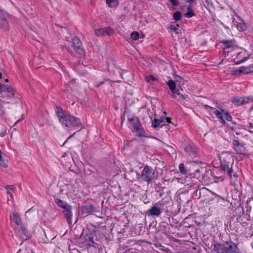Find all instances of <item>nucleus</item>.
I'll list each match as a JSON object with an SVG mask.
<instances>
[{
	"mask_svg": "<svg viewBox=\"0 0 253 253\" xmlns=\"http://www.w3.org/2000/svg\"><path fill=\"white\" fill-rule=\"evenodd\" d=\"M137 178L142 182H146L149 184L158 178V175L155 173V170L150 166L146 165L144 167L141 174H137Z\"/></svg>",
	"mask_w": 253,
	"mask_h": 253,
	"instance_id": "f257e3e1",
	"label": "nucleus"
},
{
	"mask_svg": "<svg viewBox=\"0 0 253 253\" xmlns=\"http://www.w3.org/2000/svg\"><path fill=\"white\" fill-rule=\"evenodd\" d=\"M213 250L217 253H238L239 249L236 244L232 242L222 244L216 243Z\"/></svg>",
	"mask_w": 253,
	"mask_h": 253,
	"instance_id": "f03ea898",
	"label": "nucleus"
},
{
	"mask_svg": "<svg viewBox=\"0 0 253 253\" xmlns=\"http://www.w3.org/2000/svg\"><path fill=\"white\" fill-rule=\"evenodd\" d=\"M206 172L207 169L205 168L201 167L197 169L194 172L190 173V177L195 178V179L191 182L187 181V185L189 187L197 185V187H198V180L200 181L201 179L204 178V175Z\"/></svg>",
	"mask_w": 253,
	"mask_h": 253,
	"instance_id": "7ed1b4c3",
	"label": "nucleus"
},
{
	"mask_svg": "<svg viewBox=\"0 0 253 253\" xmlns=\"http://www.w3.org/2000/svg\"><path fill=\"white\" fill-rule=\"evenodd\" d=\"M70 44V46H68V50L72 54H75V53L80 54H83L84 49L82 47V44L78 37H74L73 39V42Z\"/></svg>",
	"mask_w": 253,
	"mask_h": 253,
	"instance_id": "20e7f679",
	"label": "nucleus"
},
{
	"mask_svg": "<svg viewBox=\"0 0 253 253\" xmlns=\"http://www.w3.org/2000/svg\"><path fill=\"white\" fill-rule=\"evenodd\" d=\"M61 123L67 127L82 126V124L79 118L69 115H66Z\"/></svg>",
	"mask_w": 253,
	"mask_h": 253,
	"instance_id": "39448f33",
	"label": "nucleus"
},
{
	"mask_svg": "<svg viewBox=\"0 0 253 253\" xmlns=\"http://www.w3.org/2000/svg\"><path fill=\"white\" fill-rule=\"evenodd\" d=\"M128 121L132 125L134 129L138 133V136H141L143 135L144 130L140 123L139 120L137 117L128 118Z\"/></svg>",
	"mask_w": 253,
	"mask_h": 253,
	"instance_id": "423d86ee",
	"label": "nucleus"
},
{
	"mask_svg": "<svg viewBox=\"0 0 253 253\" xmlns=\"http://www.w3.org/2000/svg\"><path fill=\"white\" fill-rule=\"evenodd\" d=\"M220 168V169L224 171V173L226 172L227 174L231 179L237 178V174L236 173L234 172L232 169L230 168L227 164H221Z\"/></svg>",
	"mask_w": 253,
	"mask_h": 253,
	"instance_id": "0eeeda50",
	"label": "nucleus"
},
{
	"mask_svg": "<svg viewBox=\"0 0 253 253\" xmlns=\"http://www.w3.org/2000/svg\"><path fill=\"white\" fill-rule=\"evenodd\" d=\"M250 100H253V98L251 97H239L237 96L231 98V102L236 105H241L247 103Z\"/></svg>",
	"mask_w": 253,
	"mask_h": 253,
	"instance_id": "6e6552de",
	"label": "nucleus"
},
{
	"mask_svg": "<svg viewBox=\"0 0 253 253\" xmlns=\"http://www.w3.org/2000/svg\"><path fill=\"white\" fill-rule=\"evenodd\" d=\"M7 14L0 9V27L4 30L8 29V23L7 20Z\"/></svg>",
	"mask_w": 253,
	"mask_h": 253,
	"instance_id": "1a4fd4ad",
	"label": "nucleus"
},
{
	"mask_svg": "<svg viewBox=\"0 0 253 253\" xmlns=\"http://www.w3.org/2000/svg\"><path fill=\"white\" fill-rule=\"evenodd\" d=\"M161 212V208L155 205L147 211L146 214L149 216H158L160 215Z\"/></svg>",
	"mask_w": 253,
	"mask_h": 253,
	"instance_id": "9d476101",
	"label": "nucleus"
},
{
	"mask_svg": "<svg viewBox=\"0 0 253 253\" xmlns=\"http://www.w3.org/2000/svg\"><path fill=\"white\" fill-rule=\"evenodd\" d=\"M234 149L238 154H243L245 152V148L239 143V141L234 139L233 141Z\"/></svg>",
	"mask_w": 253,
	"mask_h": 253,
	"instance_id": "9b49d317",
	"label": "nucleus"
},
{
	"mask_svg": "<svg viewBox=\"0 0 253 253\" xmlns=\"http://www.w3.org/2000/svg\"><path fill=\"white\" fill-rule=\"evenodd\" d=\"M20 231L22 234V238L24 240H26L30 238V234L24 225L21 224L20 225Z\"/></svg>",
	"mask_w": 253,
	"mask_h": 253,
	"instance_id": "f8f14e48",
	"label": "nucleus"
},
{
	"mask_svg": "<svg viewBox=\"0 0 253 253\" xmlns=\"http://www.w3.org/2000/svg\"><path fill=\"white\" fill-rule=\"evenodd\" d=\"M71 209L72 207L71 206H70V208H68L64 210L63 211L67 221L69 224H72V213L71 212Z\"/></svg>",
	"mask_w": 253,
	"mask_h": 253,
	"instance_id": "ddd939ff",
	"label": "nucleus"
},
{
	"mask_svg": "<svg viewBox=\"0 0 253 253\" xmlns=\"http://www.w3.org/2000/svg\"><path fill=\"white\" fill-rule=\"evenodd\" d=\"M184 151L188 154L190 157L194 158L196 157V152L191 146H186L184 147Z\"/></svg>",
	"mask_w": 253,
	"mask_h": 253,
	"instance_id": "4468645a",
	"label": "nucleus"
},
{
	"mask_svg": "<svg viewBox=\"0 0 253 253\" xmlns=\"http://www.w3.org/2000/svg\"><path fill=\"white\" fill-rule=\"evenodd\" d=\"M242 74H248L253 72V65H250L248 66L241 67Z\"/></svg>",
	"mask_w": 253,
	"mask_h": 253,
	"instance_id": "2eb2a0df",
	"label": "nucleus"
},
{
	"mask_svg": "<svg viewBox=\"0 0 253 253\" xmlns=\"http://www.w3.org/2000/svg\"><path fill=\"white\" fill-rule=\"evenodd\" d=\"M82 209L83 212L86 213L94 211V208L93 205L91 204H86L82 207Z\"/></svg>",
	"mask_w": 253,
	"mask_h": 253,
	"instance_id": "dca6fc26",
	"label": "nucleus"
},
{
	"mask_svg": "<svg viewBox=\"0 0 253 253\" xmlns=\"http://www.w3.org/2000/svg\"><path fill=\"white\" fill-rule=\"evenodd\" d=\"M55 202L59 207L62 208L64 210H65L68 208H70L71 206L70 205L59 199H55Z\"/></svg>",
	"mask_w": 253,
	"mask_h": 253,
	"instance_id": "f3484780",
	"label": "nucleus"
},
{
	"mask_svg": "<svg viewBox=\"0 0 253 253\" xmlns=\"http://www.w3.org/2000/svg\"><path fill=\"white\" fill-rule=\"evenodd\" d=\"M12 219L15 222V223L17 225H21L22 224V221L20 216L18 215V213L16 211H14L12 213Z\"/></svg>",
	"mask_w": 253,
	"mask_h": 253,
	"instance_id": "a211bd4d",
	"label": "nucleus"
},
{
	"mask_svg": "<svg viewBox=\"0 0 253 253\" xmlns=\"http://www.w3.org/2000/svg\"><path fill=\"white\" fill-rule=\"evenodd\" d=\"M56 113L58 116L59 120L60 122L61 123L62 121V120L64 119V117L65 116H66V115H65L63 113V109L60 107H57Z\"/></svg>",
	"mask_w": 253,
	"mask_h": 253,
	"instance_id": "6ab92c4d",
	"label": "nucleus"
},
{
	"mask_svg": "<svg viewBox=\"0 0 253 253\" xmlns=\"http://www.w3.org/2000/svg\"><path fill=\"white\" fill-rule=\"evenodd\" d=\"M172 91V96L173 98H176L177 96H178V99L183 100L185 99V97L183 95L180 94L177 90H176L175 88L174 90H171Z\"/></svg>",
	"mask_w": 253,
	"mask_h": 253,
	"instance_id": "aec40b11",
	"label": "nucleus"
},
{
	"mask_svg": "<svg viewBox=\"0 0 253 253\" xmlns=\"http://www.w3.org/2000/svg\"><path fill=\"white\" fill-rule=\"evenodd\" d=\"M206 190H207V189L205 187L202 188L199 190L198 189L196 190L193 194V197L197 199H200L201 197V191L203 192L204 191Z\"/></svg>",
	"mask_w": 253,
	"mask_h": 253,
	"instance_id": "412c9836",
	"label": "nucleus"
},
{
	"mask_svg": "<svg viewBox=\"0 0 253 253\" xmlns=\"http://www.w3.org/2000/svg\"><path fill=\"white\" fill-rule=\"evenodd\" d=\"M221 42L224 44L225 47L227 48L232 47L235 45V42L231 40H225L222 41Z\"/></svg>",
	"mask_w": 253,
	"mask_h": 253,
	"instance_id": "4be33fe9",
	"label": "nucleus"
},
{
	"mask_svg": "<svg viewBox=\"0 0 253 253\" xmlns=\"http://www.w3.org/2000/svg\"><path fill=\"white\" fill-rule=\"evenodd\" d=\"M94 33L97 36H102L106 35L105 28L104 27L101 29L95 30L94 31Z\"/></svg>",
	"mask_w": 253,
	"mask_h": 253,
	"instance_id": "5701e85b",
	"label": "nucleus"
},
{
	"mask_svg": "<svg viewBox=\"0 0 253 253\" xmlns=\"http://www.w3.org/2000/svg\"><path fill=\"white\" fill-rule=\"evenodd\" d=\"M167 84L171 90H174L176 87L175 83L172 80H169Z\"/></svg>",
	"mask_w": 253,
	"mask_h": 253,
	"instance_id": "b1692460",
	"label": "nucleus"
},
{
	"mask_svg": "<svg viewBox=\"0 0 253 253\" xmlns=\"http://www.w3.org/2000/svg\"><path fill=\"white\" fill-rule=\"evenodd\" d=\"M228 18H229V21L228 22L230 23L232 27L235 26L238 29V25L236 22H235V18L233 17V16L231 15L230 17H228Z\"/></svg>",
	"mask_w": 253,
	"mask_h": 253,
	"instance_id": "393cba45",
	"label": "nucleus"
},
{
	"mask_svg": "<svg viewBox=\"0 0 253 253\" xmlns=\"http://www.w3.org/2000/svg\"><path fill=\"white\" fill-rule=\"evenodd\" d=\"M130 37L132 40L136 41L139 38V34L136 31L132 32L130 34Z\"/></svg>",
	"mask_w": 253,
	"mask_h": 253,
	"instance_id": "a878e982",
	"label": "nucleus"
},
{
	"mask_svg": "<svg viewBox=\"0 0 253 253\" xmlns=\"http://www.w3.org/2000/svg\"><path fill=\"white\" fill-rule=\"evenodd\" d=\"M0 165L4 168L7 167V162L2 157V153L0 154Z\"/></svg>",
	"mask_w": 253,
	"mask_h": 253,
	"instance_id": "bb28decb",
	"label": "nucleus"
},
{
	"mask_svg": "<svg viewBox=\"0 0 253 253\" xmlns=\"http://www.w3.org/2000/svg\"><path fill=\"white\" fill-rule=\"evenodd\" d=\"M179 170L181 174H185L187 172V170L185 168L184 165L183 163L180 164L179 166Z\"/></svg>",
	"mask_w": 253,
	"mask_h": 253,
	"instance_id": "cd10ccee",
	"label": "nucleus"
},
{
	"mask_svg": "<svg viewBox=\"0 0 253 253\" xmlns=\"http://www.w3.org/2000/svg\"><path fill=\"white\" fill-rule=\"evenodd\" d=\"M181 13L180 11H176L173 13V19L175 21H178L181 18Z\"/></svg>",
	"mask_w": 253,
	"mask_h": 253,
	"instance_id": "c85d7f7f",
	"label": "nucleus"
},
{
	"mask_svg": "<svg viewBox=\"0 0 253 253\" xmlns=\"http://www.w3.org/2000/svg\"><path fill=\"white\" fill-rule=\"evenodd\" d=\"M194 12L192 9L190 7H188L187 8V12L185 14L186 16L190 18L194 15Z\"/></svg>",
	"mask_w": 253,
	"mask_h": 253,
	"instance_id": "c756f323",
	"label": "nucleus"
},
{
	"mask_svg": "<svg viewBox=\"0 0 253 253\" xmlns=\"http://www.w3.org/2000/svg\"><path fill=\"white\" fill-rule=\"evenodd\" d=\"M105 28L106 35H110L114 33V30L110 27H106Z\"/></svg>",
	"mask_w": 253,
	"mask_h": 253,
	"instance_id": "7c9ffc66",
	"label": "nucleus"
},
{
	"mask_svg": "<svg viewBox=\"0 0 253 253\" xmlns=\"http://www.w3.org/2000/svg\"><path fill=\"white\" fill-rule=\"evenodd\" d=\"M145 80L148 83H150L151 81H155L157 80L156 78L153 75L147 76L145 78Z\"/></svg>",
	"mask_w": 253,
	"mask_h": 253,
	"instance_id": "2f4dec72",
	"label": "nucleus"
},
{
	"mask_svg": "<svg viewBox=\"0 0 253 253\" xmlns=\"http://www.w3.org/2000/svg\"><path fill=\"white\" fill-rule=\"evenodd\" d=\"M179 25L178 24L175 25H170L169 26V28L171 30L173 31L176 33H178V27Z\"/></svg>",
	"mask_w": 253,
	"mask_h": 253,
	"instance_id": "473e14b6",
	"label": "nucleus"
},
{
	"mask_svg": "<svg viewBox=\"0 0 253 253\" xmlns=\"http://www.w3.org/2000/svg\"><path fill=\"white\" fill-rule=\"evenodd\" d=\"M214 114L216 115V116L219 119L222 120L223 122H225V121L223 119V117L222 116L221 113L218 111V110H216L214 112Z\"/></svg>",
	"mask_w": 253,
	"mask_h": 253,
	"instance_id": "72a5a7b5",
	"label": "nucleus"
},
{
	"mask_svg": "<svg viewBox=\"0 0 253 253\" xmlns=\"http://www.w3.org/2000/svg\"><path fill=\"white\" fill-rule=\"evenodd\" d=\"M152 126L155 127V128H157V127H159V119H155L153 122H152Z\"/></svg>",
	"mask_w": 253,
	"mask_h": 253,
	"instance_id": "f704fd0d",
	"label": "nucleus"
},
{
	"mask_svg": "<svg viewBox=\"0 0 253 253\" xmlns=\"http://www.w3.org/2000/svg\"><path fill=\"white\" fill-rule=\"evenodd\" d=\"M0 92H6V90L8 88V85H3L1 84V85L0 87Z\"/></svg>",
	"mask_w": 253,
	"mask_h": 253,
	"instance_id": "c9c22d12",
	"label": "nucleus"
},
{
	"mask_svg": "<svg viewBox=\"0 0 253 253\" xmlns=\"http://www.w3.org/2000/svg\"><path fill=\"white\" fill-rule=\"evenodd\" d=\"M241 68L240 67L238 70L233 71L231 73L232 75H242L241 72Z\"/></svg>",
	"mask_w": 253,
	"mask_h": 253,
	"instance_id": "e433bc0d",
	"label": "nucleus"
},
{
	"mask_svg": "<svg viewBox=\"0 0 253 253\" xmlns=\"http://www.w3.org/2000/svg\"><path fill=\"white\" fill-rule=\"evenodd\" d=\"M224 117L227 121H231L232 120L231 116L228 113H226L224 114Z\"/></svg>",
	"mask_w": 253,
	"mask_h": 253,
	"instance_id": "4c0bfd02",
	"label": "nucleus"
},
{
	"mask_svg": "<svg viewBox=\"0 0 253 253\" xmlns=\"http://www.w3.org/2000/svg\"><path fill=\"white\" fill-rule=\"evenodd\" d=\"M249 57H245L243 58L241 60L237 61L235 64V65H239L240 64H241L243 62H244L245 61H246L248 59Z\"/></svg>",
	"mask_w": 253,
	"mask_h": 253,
	"instance_id": "58836bf2",
	"label": "nucleus"
},
{
	"mask_svg": "<svg viewBox=\"0 0 253 253\" xmlns=\"http://www.w3.org/2000/svg\"><path fill=\"white\" fill-rule=\"evenodd\" d=\"M117 0H106V3L108 4L111 5L112 3L114 4V5L117 4Z\"/></svg>",
	"mask_w": 253,
	"mask_h": 253,
	"instance_id": "ea45409f",
	"label": "nucleus"
},
{
	"mask_svg": "<svg viewBox=\"0 0 253 253\" xmlns=\"http://www.w3.org/2000/svg\"><path fill=\"white\" fill-rule=\"evenodd\" d=\"M4 188L7 190L10 191L12 190L13 191L15 189V187L13 185H6Z\"/></svg>",
	"mask_w": 253,
	"mask_h": 253,
	"instance_id": "a19ab883",
	"label": "nucleus"
},
{
	"mask_svg": "<svg viewBox=\"0 0 253 253\" xmlns=\"http://www.w3.org/2000/svg\"><path fill=\"white\" fill-rule=\"evenodd\" d=\"M173 6H177L179 4V2L177 0H169Z\"/></svg>",
	"mask_w": 253,
	"mask_h": 253,
	"instance_id": "79ce46f5",
	"label": "nucleus"
},
{
	"mask_svg": "<svg viewBox=\"0 0 253 253\" xmlns=\"http://www.w3.org/2000/svg\"><path fill=\"white\" fill-rule=\"evenodd\" d=\"M6 92L10 93L12 95H14V93H13L14 90H13V88L11 87V86H9V85H8V88L7 89V90H6Z\"/></svg>",
	"mask_w": 253,
	"mask_h": 253,
	"instance_id": "37998d69",
	"label": "nucleus"
},
{
	"mask_svg": "<svg viewBox=\"0 0 253 253\" xmlns=\"http://www.w3.org/2000/svg\"><path fill=\"white\" fill-rule=\"evenodd\" d=\"M175 80H176V81L180 82L183 80V78L180 76H177L176 77H175Z\"/></svg>",
	"mask_w": 253,
	"mask_h": 253,
	"instance_id": "c03bdc74",
	"label": "nucleus"
},
{
	"mask_svg": "<svg viewBox=\"0 0 253 253\" xmlns=\"http://www.w3.org/2000/svg\"><path fill=\"white\" fill-rule=\"evenodd\" d=\"M196 0H187L186 2L189 3L190 4L194 3L195 4Z\"/></svg>",
	"mask_w": 253,
	"mask_h": 253,
	"instance_id": "a18cd8bd",
	"label": "nucleus"
},
{
	"mask_svg": "<svg viewBox=\"0 0 253 253\" xmlns=\"http://www.w3.org/2000/svg\"><path fill=\"white\" fill-rule=\"evenodd\" d=\"M165 122V119L163 118V119H159V126L161 125V124Z\"/></svg>",
	"mask_w": 253,
	"mask_h": 253,
	"instance_id": "49530a36",
	"label": "nucleus"
},
{
	"mask_svg": "<svg viewBox=\"0 0 253 253\" xmlns=\"http://www.w3.org/2000/svg\"><path fill=\"white\" fill-rule=\"evenodd\" d=\"M248 127L253 128V121L248 124Z\"/></svg>",
	"mask_w": 253,
	"mask_h": 253,
	"instance_id": "de8ad7c7",
	"label": "nucleus"
},
{
	"mask_svg": "<svg viewBox=\"0 0 253 253\" xmlns=\"http://www.w3.org/2000/svg\"><path fill=\"white\" fill-rule=\"evenodd\" d=\"M76 133V132L74 133L72 135L70 136L65 141V142L64 143V144L62 145V146L65 144V143H66L67 142V141H68V139H69L70 138H71Z\"/></svg>",
	"mask_w": 253,
	"mask_h": 253,
	"instance_id": "09e8293b",
	"label": "nucleus"
},
{
	"mask_svg": "<svg viewBox=\"0 0 253 253\" xmlns=\"http://www.w3.org/2000/svg\"><path fill=\"white\" fill-rule=\"evenodd\" d=\"M171 120V119L170 118H167L166 119V121L168 123H170Z\"/></svg>",
	"mask_w": 253,
	"mask_h": 253,
	"instance_id": "8fccbe9b",
	"label": "nucleus"
},
{
	"mask_svg": "<svg viewBox=\"0 0 253 253\" xmlns=\"http://www.w3.org/2000/svg\"><path fill=\"white\" fill-rule=\"evenodd\" d=\"M7 194L9 195L11 198L13 197V195L10 191H7Z\"/></svg>",
	"mask_w": 253,
	"mask_h": 253,
	"instance_id": "3c124183",
	"label": "nucleus"
},
{
	"mask_svg": "<svg viewBox=\"0 0 253 253\" xmlns=\"http://www.w3.org/2000/svg\"><path fill=\"white\" fill-rule=\"evenodd\" d=\"M103 82H100V83H99V84H96V86L98 87V86H99L100 84H103Z\"/></svg>",
	"mask_w": 253,
	"mask_h": 253,
	"instance_id": "603ef678",
	"label": "nucleus"
},
{
	"mask_svg": "<svg viewBox=\"0 0 253 253\" xmlns=\"http://www.w3.org/2000/svg\"><path fill=\"white\" fill-rule=\"evenodd\" d=\"M0 135L2 137L4 135V133H1V134H0Z\"/></svg>",
	"mask_w": 253,
	"mask_h": 253,
	"instance_id": "864d4df0",
	"label": "nucleus"
},
{
	"mask_svg": "<svg viewBox=\"0 0 253 253\" xmlns=\"http://www.w3.org/2000/svg\"><path fill=\"white\" fill-rule=\"evenodd\" d=\"M5 81L6 82H8V79H6V80H5Z\"/></svg>",
	"mask_w": 253,
	"mask_h": 253,
	"instance_id": "5fc2aeb1",
	"label": "nucleus"
},
{
	"mask_svg": "<svg viewBox=\"0 0 253 253\" xmlns=\"http://www.w3.org/2000/svg\"><path fill=\"white\" fill-rule=\"evenodd\" d=\"M223 59H222V60H221V62H220V63H219V64L223 62Z\"/></svg>",
	"mask_w": 253,
	"mask_h": 253,
	"instance_id": "6e6d98bb",
	"label": "nucleus"
},
{
	"mask_svg": "<svg viewBox=\"0 0 253 253\" xmlns=\"http://www.w3.org/2000/svg\"><path fill=\"white\" fill-rule=\"evenodd\" d=\"M20 251H21V250H19V251H18V252L19 253V252H20Z\"/></svg>",
	"mask_w": 253,
	"mask_h": 253,
	"instance_id": "4d7b16f0",
	"label": "nucleus"
},
{
	"mask_svg": "<svg viewBox=\"0 0 253 253\" xmlns=\"http://www.w3.org/2000/svg\"><path fill=\"white\" fill-rule=\"evenodd\" d=\"M91 243H93L94 242L92 240H91Z\"/></svg>",
	"mask_w": 253,
	"mask_h": 253,
	"instance_id": "13d9d810",
	"label": "nucleus"
},
{
	"mask_svg": "<svg viewBox=\"0 0 253 253\" xmlns=\"http://www.w3.org/2000/svg\"><path fill=\"white\" fill-rule=\"evenodd\" d=\"M0 154H1V151L0 150Z\"/></svg>",
	"mask_w": 253,
	"mask_h": 253,
	"instance_id": "bf43d9fd",
	"label": "nucleus"
}]
</instances>
